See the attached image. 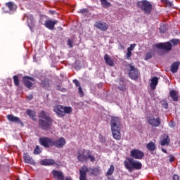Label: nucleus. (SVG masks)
<instances>
[{
    "mask_svg": "<svg viewBox=\"0 0 180 180\" xmlns=\"http://www.w3.org/2000/svg\"><path fill=\"white\" fill-rule=\"evenodd\" d=\"M57 89H58V91H63V89H61V86H57Z\"/></svg>",
    "mask_w": 180,
    "mask_h": 180,
    "instance_id": "nucleus-52",
    "label": "nucleus"
},
{
    "mask_svg": "<svg viewBox=\"0 0 180 180\" xmlns=\"http://www.w3.org/2000/svg\"><path fill=\"white\" fill-rule=\"evenodd\" d=\"M74 84H75L76 86H79V82L77 79L73 80Z\"/></svg>",
    "mask_w": 180,
    "mask_h": 180,
    "instance_id": "nucleus-46",
    "label": "nucleus"
},
{
    "mask_svg": "<svg viewBox=\"0 0 180 180\" xmlns=\"http://www.w3.org/2000/svg\"><path fill=\"white\" fill-rule=\"evenodd\" d=\"M13 81H14V84L16 86H18L19 85V78L18 77V76H13Z\"/></svg>",
    "mask_w": 180,
    "mask_h": 180,
    "instance_id": "nucleus-35",
    "label": "nucleus"
},
{
    "mask_svg": "<svg viewBox=\"0 0 180 180\" xmlns=\"http://www.w3.org/2000/svg\"><path fill=\"white\" fill-rule=\"evenodd\" d=\"M150 58H151V53H148L147 54H146V58H145V60H150Z\"/></svg>",
    "mask_w": 180,
    "mask_h": 180,
    "instance_id": "nucleus-45",
    "label": "nucleus"
},
{
    "mask_svg": "<svg viewBox=\"0 0 180 180\" xmlns=\"http://www.w3.org/2000/svg\"><path fill=\"white\" fill-rule=\"evenodd\" d=\"M156 47L160 50H165V51H171L172 50V44L169 41L158 44Z\"/></svg>",
    "mask_w": 180,
    "mask_h": 180,
    "instance_id": "nucleus-10",
    "label": "nucleus"
},
{
    "mask_svg": "<svg viewBox=\"0 0 180 180\" xmlns=\"http://www.w3.org/2000/svg\"><path fill=\"white\" fill-rule=\"evenodd\" d=\"M27 98L29 99V101L33 99V94H30Z\"/></svg>",
    "mask_w": 180,
    "mask_h": 180,
    "instance_id": "nucleus-51",
    "label": "nucleus"
},
{
    "mask_svg": "<svg viewBox=\"0 0 180 180\" xmlns=\"http://www.w3.org/2000/svg\"><path fill=\"white\" fill-rule=\"evenodd\" d=\"M65 146V139L63 137L56 141H53V146L56 148H63Z\"/></svg>",
    "mask_w": 180,
    "mask_h": 180,
    "instance_id": "nucleus-14",
    "label": "nucleus"
},
{
    "mask_svg": "<svg viewBox=\"0 0 180 180\" xmlns=\"http://www.w3.org/2000/svg\"><path fill=\"white\" fill-rule=\"evenodd\" d=\"M104 60L107 65H110V67H113L115 63L113 62V59L110 58V56L108 54L104 56Z\"/></svg>",
    "mask_w": 180,
    "mask_h": 180,
    "instance_id": "nucleus-18",
    "label": "nucleus"
},
{
    "mask_svg": "<svg viewBox=\"0 0 180 180\" xmlns=\"http://www.w3.org/2000/svg\"><path fill=\"white\" fill-rule=\"evenodd\" d=\"M88 12V10L86 9H82L79 11L80 13H86Z\"/></svg>",
    "mask_w": 180,
    "mask_h": 180,
    "instance_id": "nucleus-50",
    "label": "nucleus"
},
{
    "mask_svg": "<svg viewBox=\"0 0 180 180\" xmlns=\"http://www.w3.org/2000/svg\"><path fill=\"white\" fill-rule=\"evenodd\" d=\"M52 174L55 178H56L58 180H64V175L63 174V172L53 170L52 172Z\"/></svg>",
    "mask_w": 180,
    "mask_h": 180,
    "instance_id": "nucleus-19",
    "label": "nucleus"
},
{
    "mask_svg": "<svg viewBox=\"0 0 180 180\" xmlns=\"http://www.w3.org/2000/svg\"><path fill=\"white\" fill-rule=\"evenodd\" d=\"M157 85H158V77H154L150 79V86L151 89H155Z\"/></svg>",
    "mask_w": 180,
    "mask_h": 180,
    "instance_id": "nucleus-20",
    "label": "nucleus"
},
{
    "mask_svg": "<svg viewBox=\"0 0 180 180\" xmlns=\"http://www.w3.org/2000/svg\"><path fill=\"white\" fill-rule=\"evenodd\" d=\"M130 156L135 160H142L143 157H144V153L139 149H133L130 152Z\"/></svg>",
    "mask_w": 180,
    "mask_h": 180,
    "instance_id": "nucleus-9",
    "label": "nucleus"
},
{
    "mask_svg": "<svg viewBox=\"0 0 180 180\" xmlns=\"http://www.w3.org/2000/svg\"><path fill=\"white\" fill-rule=\"evenodd\" d=\"M171 43H172L173 46H177L178 43H179V39H172Z\"/></svg>",
    "mask_w": 180,
    "mask_h": 180,
    "instance_id": "nucleus-38",
    "label": "nucleus"
},
{
    "mask_svg": "<svg viewBox=\"0 0 180 180\" xmlns=\"http://www.w3.org/2000/svg\"><path fill=\"white\" fill-rule=\"evenodd\" d=\"M173 180H179V176L174 174L173 176Z\"/></svg>",
    "mask_w": 180,
    "mask_h": 180,
    "instance_id": "nucleus-49",
    "label": "nucleus"
},
{
    "mask_svg": "<svg viewBox=\"0 0 180 180\" xmlns=\"http://www.w3.org/2000/svg\"><path fill=\"white\" fill-rule=\"evenodd\" d=\"M162 152L163 153H167V150H162Z\"/></svg>",
    "mask_w": 180,
    "mask_h": 180,
    "instance_id": "nucleus-54",
    "label": "nucleus"
},
{
    "mask_svg": "<svg viewBox=\"0 0 180 180\" xmlns=\"http://www.w3.org/2000/svg\"><path fill=\"white\" fill-rule=\"evenodd\" d=\"M32 81H34V79L29 76H25L22 79V82H24L26 88H29V89H30L31 86H33V83H32Z\"/></svg>",
    "mask_w": 180,
    "mask_h": 180,
    "instance_id": "nucleus-15",
    "label": "nucleus"
},
{
    "mask_svg": "<svg viewBox=\"0 0 180 180\" xmlns=\"http://www.w3.org/2000/svg\"><path fill=\"white\" fill-rule=\"evenodd\" d=\"M169 95L172 101H174V102H178V94H176V91H175L174 90H172L169 92Z\"/></svg>",
    "mask_w": 180,
    "mask_h": 180,
    "instance_id": "nucleus-24",
    "label": "nucleus"
},
{
    "mask_svg": "<svg viewBox=\"0 0 180 180\" xmlns=\"http://www.w3.org/2000/svg\"><path fill=\"white\" fill-rule=\"evenodd\" d=\"M73 43L74 42L72 41V40H71V39L68 40V45L69 46V47H73V46H72Z\"/></svg>",
    "mask_w": 180,
    "mask_h": 180,
    "instance_id": "nucleus-43",
    "label": "nucleus"
},
{
    "mask_svg": "<svg viewBox=\"0 0 180 180\" xmlns=\"http://www.w3.org/2000/svg\"><path fill=\"white\" fill-rule=\"evenodd\" d=\"M148 123L153 127H158L161 124V120L160 117L155 118L154 117H148Z\"/></svg>",
    "mask_w": 180,
    "mask_h": 180,
    "instance_id": "nucleus-11",
    "label": "nucleus"
},
{
    "mask_svg": "<svg viewBox=\"0 0 180 180\" xmlns=\"http://www.w3.org/2000/svg\"><path fill=\"white\" fill-rule=\"evenodd\" d=\"M88 154H89V150H79V154L77 155L78 161H79L80 162H84V161H85V162H87Z\"/></svg>",
    "mask_w": 180,
    "mask_h": 180,
    "instance_id": "nucleus-8",
    "label": "nucleus"
},
{
    "mask_svg": "<svg viewBox=\"0 0 180 180\" xmlns=\"http://www.w3.org/2000/svg\"><path fill=\"white\" fill-rule=\"evenodd\" d=\"M169 162H172L175 161V158L174 157V155H170L169 156Z\"/></svg>",
    "mask_w": 180,
    "mask_h": 180,
    "instance_id": "nucleus-42",
    "label": "nucleus"
},
{
    "mask_svg": "<svg viewBox=\"0 0 180 180\" xmlns=\"http://www.w3.org/2000/svg\"><path fill=\"white\" fill-rule=\"evenodd\" d=\"M101 3V6L103 8H109L110 6V3L108 1L109 0H100Z\"/></svg>",
    "mask_w": 180,
    "mask_h": 180,
    "instance_id": "nucleus-29",
    "label": "nucleus"
},
{
    "mask_svg": "<svg viewBox=\"0 0 180 180\" xmlns=\"http://www.w3.org/2000/svg\"><path fill=\"white\" fill-rule=\"evenodd\" d=\"M135 47H136V44H132L130 45V47L127 48V50H129V51H133Z\"/></svg>",
    "mask_w": 180,
    "mask_h": 180,
    "instance_id": "nucleus-39",
    "label": "nucleus"
},
{
    "mask_svg": "<svg viewBox=\"0 0 180 180\" xmlns=\"http://www.w3.org/2000/svg\"><path fill=\"white\" fill-rule=\"evenodd\" d=\"M78 90H79V95H81V96H82L83 93H82V88H81V86H79Z\"/></svg>",
    "mask_w": 180,
    "mask_h": 180,
    "instance_id": "nucleus-47",
    "label": "nucleus"
},
{
    "mask_svg": "<svg viewBox=\"0 0 180 180\" xmlns=\"http://www.w3.org/2000/svg\"><path fill=\"white\" fill-rule=\"evenodd\" d=\"M131 51H129V49H127V54H126V57L127 58V60H129L130 59V57H131Z\"/></svg>",
    "mask_w": 180,
    "mask_h": 180,
    "instance_id": "nucleus-40",
    "label": "nucleus"
},
{
    "mask_svg": "<svg viewBox=\"0 0 180 180\" xmlns=\"http://www.w3.org/2000/svg\"><path fill=\"white\" fill-rule=\"evenodd\" d=\"M58 23V21L57 20H47L45 21L44 26L45 27H47V29H49V30H54V26Z\"/></svg>",
    "mask_w": 180,
    "mask_h": 180,
    "instance_id": "nucleus-13",
    "label": "nucleus"
},
{
    "mask_svg": "<svg viewBox=\"0 0 180 180\" xmlns=\"http://www.w3.org/2000/svg\"><path fill=\"white\" fill-rule=\"evenodd\" d=\"M115 172V166L110 165V168L107 171V175H112Z\"/></svg>",
    "mask_w": 180,
    "mask_h": 180,
    "instance_id": "nucleus-32",
    "label": "nucleus"
},
{
    "mask_svg": "<svg viewBox=\"0 0 180 180\" xmlns=\"http://www.w3.org/2000/svg\"><path fill=\"white\" fill-rule=\"evenodd\" d=\"M160 30L161 33H165V32H167V30H168V26H167L164 24H162L160 25Z\"/></svg>",
    "mask_w": 180,
    "mask_h": 180,
    "instance_id": "nucleus-31",
    "label": "nucleus"
},
{
    "mask_svg": "<svg viewBox=\"0 0 180 180\" xmlns=\"http://www.w3.org/2000/svg\"><path fill=\"white\" fill-rule=\"evenodd\" d=\"M56 164L54 160L46 159L41 161V165H53Z\"/></svg>",
    "mask_w": 180,
    "mask_h": 180,
    "instance_id": "nucleus-22",
    "label": "nucleus"
},
{
    "mask_svg": "<svg viewBox=\"0 0 180 180\" xmlns=\"http://www.w3.org/2000/svg\"><path fill=\"white\" fill-rule=\"evenodd\" d=\"M120 91H122V92H124L126 91V86L125 85H122L118 86Z\"/></svg>",
    "mask_w": 180,
    "mask_h": 180,
    "instance_id": "nucleus-41",
    "label": "nucleus"
},
{
    "mask_svg": "<svg viewBox=\"0 0 180 180\" xmlns=\"http://www.w3.org/2000/svg\"><path fill=\"white\" fill-rule=\"evenodd\" d=\"M41 85L44 86V88H48L49 84L48 80H44L41 82Z\"/></svg>",
    "mask_w": 180,
    "mask_h": 180,
    "instance_id": "nucleus-37",
    "label": "nucleus"
},
{
    "mask_svg": "<svg viewBox=\"0 0 180 180\" xmlns=\"http://www.w3.org/2000/svg\"><path fill=\"white\" fill-rule=\"evenodd\" d=\"M27 23H30V25H33L34 23V18H33V16L30 15L27 18Z\"/></svg>",
    "mask_w": 180,
    "mask_h": 180,
    "instance_id": "nucleus-33",
    "label": "nucleus"
},
{
    "mask_svg": "<svg viewBox=\"0 0 180 180\" xmlns=\"http://www.w3.org/2000/svg\"><path fill=\"white\" fill-rule=\"evenodd\" d=\"M162 105L165 108V109H168V103L164 101L162 103Z\"/></svg>",
    "mask_w": 180,
    "mask_h": 180,
    "instance_id": "nucleus-44",
    "label": "nucleus"
},
{
    "mask_svg": "<svg viewBox=\"0 0 180 180\" xmlns=\"http://www.w3.org/2000/svg\"><path fill=\"white\" fill-rule=\"evenodd\" d=\"M124 165L127 169L131 172L132 169H141L143 167L141 162L137 160H134V159L130 158H127V160L124 162Z\"/></svg>",
    "mask_w": 180,
    "mask_h": 180,
    "instance_id": "nucleus-4",
    "label": "nucleus"
},
{
    "mask_svg": "<svg viewBox=\"0 0 180 180\" xmlns=\"http://www.w3.org/2000/svg\"><path fill=\"white\" fill-rule=\"evenodd\" d=\"M171 139H169V136L168 135H165L163 139L161 141L160 144L161 146H168Z\"/></svg>",
    "mask_w": 180,
    "mask_h": 180,
    "instance_id": "nucleus-23",
    "label": "nucleus"
},
{
    "mask_svg": "<svg viewBox=\"0 0 180 180\" xmlns=\"http://www.w3.org/2000/svg\"><path fill=\"white\" fill-rule=\"evenodd\" d=\"M24 162H25L26 164H34V160H33V158H30V156L27 153H25Z\"/></svg>",
    "mask_w": 180,
    "mask_h": 180,
    "instance_id": "nucleus-21",
    "label": "nucleus"
},
{
    "mask_svg": "<svg viewBox=\"0 0 180 180\" xmlns=\"http://www.w3.org/2000/svg\"><path fill=\"white\" fill-rule=\"evenodd\" d=\"M122 121L117 117H112L110 121L111 131L115 140H120L122 134L120 133Z\"/></svg>",
    "mask_w": 180,
    "mask_h": 180,
    "instance_id": "nucleus-1",
    "label": "nucleus"
},
{
    "mask_svg": "<svg viewBox=\"0 0 180 180\" xmlns=\"http://www.w3.org/2000/svg\"><path fill=\"white\" fill-rule=\"evenodd\" d=\"M86 172H89L90 175H99L101 174V169L99 167L92 169L86 166H83L79 169V180H86Z\"/></svg>",
    "mask_w": 180,
    "mask_h": 180,
    "instance_id": "nucleus-3",
    "label": "nucleus"
},
{
    "mask_svg": "<svg viewBox=\"0 0 180 180\" xmlns=\"http://www.w3.org/2000/svg\"><path fill=\"white\" fill-rule=\"evenodd\" d=\"M169 127L172 128V127H175V124L172 122H169Z\"/></svg>",
    "mask_w": 180,
    "mask_h": 180,
    "instance_id": "nucleus-48",
    "label": "nucleus"
},
{
    "mask_svg": "<svg viewBox=\"0 0 180 180\" xmlns=\"http://www.w3.org/2000/svg\"><path fill=\"white\" fill-rule=\"evenodd\" d=\"M39 127H41L42 130H50L53 124V120L50 117V115H49L46 112L41 111L39 113Z\"/></svg>",
    "mask_w": 180,
    "mask_h": 180,
    "instance_id": "nucleus-2",
    "label": "nucleus"
},
{
    "mask_svg": "<svg viewBox=\"0 0 180 180\" xmlns=\"http://www.w3.org/2000/svg\"><path fill=\"white\" fill-rule=\"evenodd\" d=\"M137 5L141 11L144 12V13L150 14L151 13V10L153 9V5L151 3L147 0H143L141 1H139L137 3Z\"/></svg>",
    "mask_w": 180,
    "mask_h": 180,
    "instance_id": "nucleus-5",
    "label": "nucleus"
},
{
    "mask_svg": "<svg viewBox=\"0 0 180 180\" xmlns=\"http://www.w3.org/2000/svg\"><path fill=\"white\" fill-rule=\"evenodd\" d=\"M41 153V149H40V147L39 146H37L35 149L34 150V154H40Z\"/></svg>",
    "mask_w": 180,
    "mask_h": 180,
    "instance_id": "nucleus-34",
    "label": "nucleus"
},
{
    "mask_svg": "<svg viewBox=\"0 0 180 180\" xmlns=\"http://www.w3.org/2000/svg\"><path fill=\"white\" fill-rule=\"evenodd\" d=\"M6 6H7V8H8V9L10 11H15L16 10V6H15V4H13V3H12V2L6 3Z\"/></svg>",
    "mask_w": 180,
    "mask_h": 180,
    "instance_id": "nucleus-27",
    "label": "nucleus"
},
{
    "mask_svg": "<svg viewBox=\"0 0 180 180\" xmlns=\"http://www.w3.org/2000/svg\"><path fill=\"white\" fill-rule=\"evenodd\" d=\"M94 26L102 32H106L107 29L109 28V25L106 22H95Z\"/></svg>",
    "mask_w": 180,
    "mask_h": 180,
    "instance_id": "nucleus-12",
    "label": "nucleus"
},
{
    "mask_svg": "<svg viewBox=\"0 0 180 180\" xmlns=\"http://www.w3.org/2000/svg\"><path fill=\"white\" fill-rule=\"evenodd\" d=\"M27 115H28L30 117H32V119L34 120V116H36V113L34 112V110H32L30 109L27 110Z\"/></svg>",
    "mask_w": 180,
    "mask_h": 180,
    "instance_id": "nucleus-30",
    "label": "nucleus"
},
{
    "mask_svg": "<svg viewBox=\"0 0 180 180\" xmlns=\"http://www.w3.org/2000/svg\"><path fill=\"white\" fill-rule=\"evenodd\" d=\"M178 68H179V63H174L171 66L172 72H176V71H178Z\"/></svg>",
    "mask_w": 180,
    "mask_h": 180,
    "instance_id": "nucleus-25",
    "label": "nucleus"
},
{
    "mask_svg": "<svg viewBox=\"0 0 180 180\" xmlns=\"http://www.w3.org/2000/svg\"><path fill=\"white\" fill-rule=\"evenodd\" d=\"M162 2H167V0H161Z\"/></svg>",
    "mask_w": 180,
    "mask_h": 180,
    "instance_id": "nucleus-53",
    "label": "nucleus"
},
{
    "mask_svg": "<svg viewBox=\"0 0 180 180\" xmlns=\"http://www.w3.org/2000/svg\"><path fill=\"white\" fill-rule=\"evenodd\" d=\"M146 147L149 151H154V150H155V144L153 142L148 143Z\"/></svg>",
    "mask_w": 180,
    "mask_h": 180,
    "instance_id": "nucleus-28",
    "label": "nucleus"
},
{
    "mask_svg": "<svg viewBox=\"0 0 180 180\" xmlns=\"http://www.w3.org/2000/svg\"><path fill=\"white\" fill-rule=\"evenodd\" d=\"M71 112H72V108L71 107H67V106L63 107V116H65V113L67 115H70Z\"/></svg>",
    "mask_w": 180,
    "mask_h": 180,
    "instance_id": "nucleus-26",
    "label": "nucleus"
},
{
    "mask_svg": "<svg viewBox=\"0 0 180 180\" xmlns=\"http://www.w3.org/2000/svg\"><path fill=\"white\" fill-rule=\"evenodd\" d=\"M7 119L9 120V122H13V123H20V124H23L22 121L19 119L18 117H15L12 115H8Z\"/></svg>",
    "mask_w": 180,
    "mask_h": 180,
    "instance_id": "nucleus-17",
    "label": "nucleus"
},
{
    "mask_svg": "<svg viewBox=\"0 0 180 180\" xmlns=\"http://www.w3.org/2000/svg\"><path fill=\"white\" fill-rule=\"evenodd\" d=\"M53 111L58 116L60 117H64L63 106V105H56L53 108Z\"/></svg>",
    "mask_w": 180,
    "mask_h": 180,
    "instance_id": "nucleus-16",
    "label": "nucleus"
},
{
    "mask_svg": "<svg viewBox=\"0 0 180 180\" xmlns=\"http://www.w3.org/2000/svg\"><path fill=\"white\" fill-rule=\"evenodd\" d=\"M129 75L130 78L134 81L139 79V70L131 64H129Z\"/></svg>",
    "mask_w": 180,
    "mask_h": 180,
    "instance_id": "nucleus-7",
    "label": "nucleus"
},
{
    "mask_svg": "<svg viewBox=\"0 0 180 180\" xmlns=\"http://www.w3.org/2000/svg\"><path fill=\"white\" fill-rule=\"evenodd\" d=\"M88 160H90L91 162H94V161H95V157L91 155V152H89L87 155V161Z\"/></svg>",
    "mask_w": 180,
    "mask_h": 180,
    "instance_id": "nucleus-36",
    "label": "nucleus"
},
{
    "mask_svg": "<svg viewBox=\"0 0 180 180\" xmlns=\"http://www.w3.org/2000/svg\"><path fill=\"white\" fill-rule=\"evenodd\" d=\"M53 140L47 138V137H43L39 139V142L41 146H44V147H46V148H50V147H53Z\"/></svg>",
    "mask_w": 180,
    "mask_h": 180,
    "instance_id": "nucleus-6",
    "label": "nucleus"
}]
</instances>
